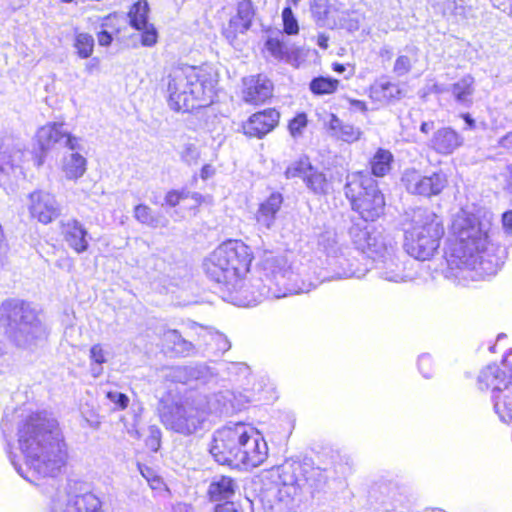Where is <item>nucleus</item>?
I'll return each mask as SVG.
<instances>
[{
	"instance_id": "c03bdc74",
	"label": "nucleus",
	"mask_w": 512,
	"mask_h": 512,
	"mask_svg": "<svg viewBox=\"0 0 512 512\" xmlns=\"http://www.w3.org/2000/svg\"><path fill=\"white\" fill-rule=\"evenodd\" d=\"M313 17L318 23L323 24L329 13L327 0H315L311 6Z\"/></svg>"
},
{
	"instance_id": "f03ea898",
	"label": "nucleus",
	"mask_w": 512,
	"mask_h": 512,
	"mask_svg": "<svg viewBox=\"0 0 512 512\" xmlns=\"http://www.w3.org/2000/svg\"><path fill=\"white\" fill-rule=\"evenodd\" d=\"M493 213L486 207L471 204L453 217L451 232L457 243L446 252L445 277L457 285L496 274L502 262L489 242Z\"/></svg>"
},
{
	"instance_id": "6ab92c4d",
	"label": "nucleus",
	"mask_w": 512,
	"mask_h": 512,
	"mask_svg": "<svg viewBox=\"0 0 512 512\" xmlns=\"http://www.w3.org/2000/svg\"><path fill=\"white\" fill-rule=\"evenodd\" d=\"M243 83V99L247 103L261 104L272 96V83L265 76H250Z\"/></svg>"
},
{
	"instance_id": "5701e85b",
	"label": "nucleus",
	"mask_w": 512,
	"mask_h": 512,
	"mask_svg": "<svg viewBox=\"0 0 512 512\" xmlns=\"http://www.w3.org/2000/svg\"><path fill=\"white\" fill-rule=\"evenodd\" d=\"M63 236L67 245L76 253L80 254L88 249V232L78 220H68L63 224Z\"/></svg>"
},
{
	"instance_id": "69168bd1",
	"label": "nucleus",
	"mask_w": 512,
	"mask_h": 512,
	"mask_svg": "<svg viewBox=\"0 0 512 512\" xmlns=\"http://www.w3.org/2000/svg\"><path fill=\"white\" fill-rule=\"evenodd\" d=\"M500 145L505 148L512 147V131L500 140Z\"/></svg>"
},
{
	"instance_id": "412c9836",
	"label": "nucleus",
	"mask_w": 512,
	"mask_h": 512,
	"mask_svg": "<svg viewBox=\"0 0 512 512\" xmlns=\"http://www.w3.org/2000/svg\"><path fill=\"white\" fill-rule=\"evenodd\" d=\"M23 156V145L11 137L0 139V173L8 174Z\"/></svg>"
},
{
	"instance_id": "f704fd0d",
	"label": "nucleus",
	"mask_w": 512,
	"mask_h": 512,
	"mask_svg": "<svg viewBox=\"0 0 512 512\" xmlns=\"http://www.w3.org/2000/svg\"><path fill=\"white\" fill-rule=\"evenodd\" d=\"M109 358L110 352L104 345L97 343L91 346L89 350L90 371L94 378L103 373L102 365L108 362Z\"/></svg>"
},
{
	"instance_id": "f257e3e1",
	"label": "nucleus",
	"mask_w": 512,
	"mask_h": 512,
	"mask_svg": "<svg viewBox=\"0 0 512 512\" xmlns=\"http://www.w3.org/2000/svg\"><path fill=\"white\" fill-rule=\"evenodd\" d=\"M253 258L244 242L228 240L204 260L205 274L219 285L225 301L249 307L267 298L307 293L326 280L362 278L368 271L349 256V250L326 261L329 275L309 280L300 278L282 257H268L251 269Z\"/></svg>"
},
{
	"instance_id": "a18cd8bd",
	"label": "nucleus",
	"mask_w": 512,
	"mask_h": 512,
	"mask_svg": "<svg viewBox=\"0 0 512 512\" xmlns=\"http://www.w3.org/2000/svg\"><path fill=\"white\" fill-rule=\"evenodd\" d=\"M307 126V117L304 113L297 114L289 123V130L293 137L302 134L303 129Z\"/></svg>"
},
{
	"instance_id": "7ed1b4c3",
	"label": "nucleus",
	"mask_w": 512,
	"mask_h": 512,
	"mask_svg": "<svg viewBox=\"0 0 512 512\" xmlns=\"http://www.w3.org/2000/svg\"><path fill=\"white\" fill-rule=\"evenodd\" d=\"M17 446L26 470L17 460L14 446L8 442V457L17 473L28 482L39 485L40 479H54L67 462V447L58 421L46 412L19 415Z\"/></svg>"
},
{
	"instance_id": "1a4fd4ad",
	"label": "nucleus",
	"mask_w": 512,
	"mask_h": 512,
	"mask_svg": "<svg viewBox=\"0 0 512 512\" xmlns=\"http://www.w3.org/2000/svg\"><path fill=\"white\" fill-rule=\"evenodd\" d=\"M479 389H491L494 411L503 423H512V373L497 365H488L477 378Z\"/></svg>"
},
{
	"instance_id": "c85d7f7f",
	"label": "nucleus",
	"mask_w": 512,
	"mask_h": 512,
	"mask_svg": "<svg viewBox=\"0 0 512 512\" xmlns=\"http://www.w3.org/2000/svg\"><path fill=\"white\" fill-rule=\"evenodd\" d=\"M163 346L179 356H189L194 351L191 342L182 338L177 330H166L162 336Z\"/></svg>"
},
{
	"instance_id": "774afa93",
	"label": "nucleus",
	"mask_w": 512,
	"mask_h": 512,
	"mask_svg": "<svg viewBox=\"0 0 512 512\" xmlns=\"http://www.w3.org/2000/svg\"><path fill=\"white\" fill-rule=\"evenodd\" d=\"M433 128H434V122L433 121L423 122L421 124V126H420L421 132H423L425 134H428Z\"/></svg>"
},
{
	"instance_id": "6e6552de",
	"label": "nucleus",
	"mask_w": 512,
	"mask_h": 512,
	"mask_svg": "<svg viewBox=\"0 0 512 512\" xmlns=\"http://www.w3.org/2000/svg\"><path fill=\"white\" fill-rule=\"evenodd\" d=\"M352 209L365 221H374L384 211L385 200L377 181L367 172H355L347 176L344 187Z\"/></svg>"
},
{
	"instance_id": "c9c22d12",
	"label": "nucleus",
	"mask_w": 512,
	"mask_h": 512,
	"mask_svg": "<svg viewBox=\"0 0 512 512\" xmlns=\"http://www.w3.org/2000/svg\"><path fill=\"white\" fill-rule=\"evenodd\" d=\"M265 50L277 61L290 62V48L279 37H268L265 42Z\"/></svg>"
},
{
	"instance_id": "603ef678",
	"label": "nucleus",
	"mask_w": 512,
	"mask_h": 512,
	"mask_svg": "<svg viewBox=\"0 0 512 512\" xmlns=\"http://www.w3.org/2000/svg\"><path fill=\"white\" fill-rule=\"evenodd\" d=\"M187 192L171 190L165 196V202L171 207L176 206L182 199L187 197Z\"/></svg>"
},
{
	"instance_id": "37998d69",
	"label": "nucleus",
	"mask_w": 512,
	"mask_h": 512,
	"mask_svg": "<svg viewBox=\"0 0 512 512\" xmlns=\"http://www.w3.org/2000/svg\"><path fill=\"white\" fill-rule=\"evenodd\" d=\"M284 32L288 35H296L299 32V25L291 7L287 6L282 11Z\"/></svg>"
},
{
	"instance_id": "864d4df0",
	"label": "nucleus",
	"mask_w": 512,
	"mask_h": 512,
	"mask_svg": "<svg viewBox=\"0 0 512 512\" xmlns=\"http://www.w3.org/2000/svg\"><path fill=\"white\" fill-rule=\"evenodd\" d=\"M169 376L173 381L185 383L189 379L187 367H174L171 369Z\"/></svg>"
},
{
	"instance_id": "b1692460",
	"label": "nucleus",
	"mask_w": 512,
	"mask_h": 512,
	"mask_svg": "<svg viewBox=\"0 0 512 512\" xmlns=\"http://www.w3.org/2000/svg\"><path fill=\"white\" fill-rule=\"evenodd\" d=\"M67 135L65 124L50 122L37 130L36 140L42 151L51 149L56 144H62Z\"/></svg>"
},
{
	"instance_id": "ddd939ff",
	"label": "nucleus",
	"mask_w": 512,
	"mask_h": 512,
	"mask_svg": "<svg viewBox=\"0 0 512 512\" xmlns=\"http://www.w3.org/2000/svg\"><path fill=\"white\" fill-rule=\"evenodd\" d=\"M401 182L408 193L430 198L439 195L444 190L448 179L441 171L425 175L415 168H409L403 172Z\"/></svg>"
},
{
	"instance_id": "ea45409f",
	"label": "nucleus",
	"mask_w": 512,
	"mask_h": 512,
	"mask_svg": "<svg viewBox=\"0 0 512 512\" xmlns=\"http://www.w3.org/2000/svg\"><path fill=\"white\" fill-rule=\"evenodd\" d=\"M338 84L339 82L336 79L318 77L311 81L310 89L317 95L331 94L336 91Z\"/></svg>"
},
{
	"instance_id": "2f4dec72",
	"label": "nucleus",
	"mask_w": 512,
	"mask_h": 512,
	"mask_svg": "<svg viewBox=\"0 0 512 512\" xmlns=\"http://www.w3.org/2000/svg\"><path fill=\"white\" fill-rule=\"evenodd\" d=\"M87 160L78 152H72L63 160L62 170L69 180H77L86 172Z\"/></svg>"
},
{
	"instance_id": "39448f33",
	"label": "nucleus",
	"mask_w": 512,
	"mask_h": 512,
	"mask_svg": "<svg viewBox=\"0 0 512 512\" xmlns=\"http://www.w3.org/2000/svg\"><path fill=\"white\" fill-rule=\"evenodd\" d=\"M0 322L10 342L27 355L37 353L47 343L48 328L31 303L17 299L3 302Z\"/></svg>"
},
{
	"instance_id": "a211bd4d",
	"label": "nucleus",
	"mask_w": 512,
	"mask_h": 512,
	"mask_svg": "<svg viewBox=\"0 0 512 512\" xmlns=\"http://www.w3.org/2000/svg\"><path fill=\"white\" fill-rule=\"evenodd\" d=\"M279 120L275 109H266L253 114L243 125V130L249 137L261 138L274 129Z\"/></svg>"
},
{
	"instance_id": "393cba45",
	"label": "nucleus",
	"mask_w": 512,
	"mask_h": 512,
	"mask_svg": "<svg viewBox=\"0 0 512 512\" xmlns=\"http://www.w3.org/2000/svg\"><path fill=\"white\" fill-rule=\"evenodd\" d=\"M329 134L343 142L353 143L360 139L362 132L360 128L352 124L343 122L335 114H329L328 119L324 121Z\"/></svg>"
},
{
	"instance_id": "4468645a",
	"label": "nucleus",
	"mask_w": 512,
	"mask_h": 512,
	"mask_svg": "<svg viewBox=\"0 0 512 512\" xmlns=\"http://www.w3.org/2000/svg\"><path fill=\"white\" fill-rule=\"evenodd\" d=\"M102 503L93 493L70 495L59 492L52 500L50 512H102Z\"/></svg>"
},
{
	"instance_id": "5fc2aeb1",
	"label": "nucleus",
	"mask_w": 512,
	"mask_h": 512,
	"mask_svg": "<svg viewBox=\"0 0 512 512\" xmlns=\"http://www.w3.org/2000/svg\"><path fill=\"white\" fill-rule=\"evenodd\" d=\"M80 141V138L71 135L70 132L67 130V135L64 137L62 144H64V146L69 148L71 151L77 152L78 150L81 149Z\"/></svg>"
},
{
	"instance_id": "e2e57ef3",
	"label": "nucleus",
	"mask_w": 512,
	"mask_h": 512,
	"mask_svg": "<svg viewBox=\"0 0 512 512\" xmlns=\"http://www.w3.org/2000/svg\"><path fill=\"white\" fill-rule=\"evenodd\" d=\"M393 56V49L390 46H383L379 51V57L382 61H390Z\"/></svg>"
},
{
	"instance_id": "dca6fc26",
	"label": "nucleus",
	"mask_w": 512,
	"mask_h": 512,
	"mask_svg": "<svg viewBox=\"0 0 512 512\" xmlns=\"http://www.w3.org/2000/svg\"><path fill=\"white\" fill-rule=\"evenodd\" d=\"M268 457L267 443L255 427L251 431L249 438L243 444V448L238 454L234 467L243 465L245 468H254L260 466Z\"/></svg>"
},
{
	"instance_id": "7c9ffc66",
	"label": "nucleus",
	"mask_w": 512,
	"mask_h": 512,
	"mask_svg": "<svg viewBox=\"0 0 512 512\" xmlns=\"http://www.w3.org/2000/svg\"><path fill=\"white\" fill-rule=\"evenodd\" d=\"M474 78L471 75H465L451 87V93L455 101L468 107L472 104V97L475 91Z\"/></svg>"
},
{
	"instance_id": "3c124183",
	"label": "nucleus",
	"mask_w": 512,
	"mask_h": 512,
	"mask_svg": "<svg viewBox=\"0 0 512 512\" xmlns=\"http://www.w3.org/2000/svg\"><path fill=\"white\" fill-rule=\"evenodd\" d=\"M13 363L12 356L6 351L2 341H0V373L8 371Z\"/></svg>"
},
{
	"instance_id": "e433bc0d",
	"label": "nucleus",
	"mask_w": 512,
	"mask_h": 512,
	"mask_svg": "<svg viewBox=\"0 0 512 512\" xmlns=\"http://www.w3.org/2000/svg\"><path fill=\"white\" fill-rule=\"evenodd\" d=\"M303 182L306 187L315 194H325L327 192L328 183L326 175L314 166Z\"/></svg>"
},
{
	"instance_id": "052dcab7",
	"label": "nucleus",
	"mask_w": 512,
	"mask_h": 512,
	"mask_svg": "<svg viewBox=\"0 0 512 512\" xmlns=\"http://www.w3.org/2000/svg\"><path fill=\"white\" fill-rule=\"evenodd\" d=\"M215 174V168L211 164H205L201 168L200 177L203 180L211 178Z\"/></svg>"
},
{
	"instance_id": "72a5a7b5",
	"label": "nucleus",
	"mask_w": 512,
	"mask_h": 512,
	"mask_svg": "<svg viewBox=\"0 0 512 512\" xmlns=\"http://www.w3.org/2000/svg\"><path fill=\"white\" fill-rule=\"evenodd\" d=\"M393 154L386 149L379 148L370 160L372 174L376 177H383L391 170Z\"/></svg>"
},
{
	"instance_id": "aec40b11",
	"label": "nucleus",
	"mask_w": 512,
	"mask_h": 512,
	"mask_svg": "<svg viewBox=\"0 0 512 512\" xmlns=\"http://www.w3.org/2000/svg\"><path fill=\"white\" fill-rule=\"evenodd\" d=\"M315 242L318 251L326 255V261L343 253L344 250H349L348 246L344 243L341 236L334 228H324L315 234Z\"/></svg>"
},
{
	"instance_id": "a19ab883",
	"label": "nucleus",
	"mask_w": 512,
	"mask_h": 512,
	"mask_svg": "<svg viewBox=\"0 0 512 512\" xmlns=\"http://www.w3.org/2000/svg\"><path fill=\"white\" fill-rule=\"evenodd\" d=\"M134 217L140 223L152 228H156L159 225V220L153 215L152 209L144 204H139L134 208Z\"/></svg>"
},
{
	"instance_id": "c756f323",
	"label": "nucleus",
	"mask_w": 512,
	"mask_h": 512,
	"mask_svg": "<svg viewBox=\"0 0 512 512\" xmlns=\"http://www.w3.org/2000/svg\"><path fill=\"white\" fill-rule=\"evenodd\" d=\"M369 91L371 99L378 102H389L399 99L401 95V89L398 84L383 79L374 82Z\"/></svg>"
},
{
	"instance_id": "13d9d810",
	"label": "nucleus",
	"mask_w": 512,
	"mask_h": 512,
	"mask_svg": "<svg viewBox=\"0 0 512 512\" xmlns=\"http://www.w3.org/2000/svg\"><path fill=\"white\" fill-rule=\"evenodd\" d=\"M112 42V35L106 31V30H103L101 32H99L98 34V43L99 45L101 46H109Z\"/></svg>"
},
{
	"instance_id": "6e6d98bb",
	"label": "nucleus",
	"mask_w": 512,
	"mask_h": 512,
	"mask_svg": "<svg viewBox=\"0 0 512 512\" xmlns=\"http://www.w3.org/2000/svg\"><path fill=\"white\" fill-rule=\"evenodd\" d=\"M501 222L505 235L512 236V210H508L502 214Z\"/></svg>"
},
{
	"instance_id": "0e129e2a",
	"label": "nucleus",
	"mask_w": 512,
	"mask_h": 512,
	"mask_svg": "<svg viewBox=\"0 0 512 512\" xmlns=\"http://www.w3.org/2000/svg\"><path fill=\"white\" fill-rule=\"evenodd\" d=\"M329 42V37L325 34H319L317 37V44L322 49H327Z\"/></svg>"
},
{
	"instance_id": "4d7b16f0",
	"label": "nucleus",
	"mask_w": 512,
	"mask_h": 512,
	"mask_svg": "<svg viewBox=\"0 0 512 512\" xmlns=\"http://www.w3.org/2000/svg\"><path fill=\"white\" fill-rule=\"evenodd\" d=\"M214 512H243L239 509L234 502L226 501L223 504H217L214 507Z\"/></svg>"
},
{
	"instance_id": "2eb2a0df",
	"label": "nucleus",
	"mask_w": 512,
	"mask_h": 512,
	"mask_svg": "<svg viewBox=\"0 0 512 512\" xmlns=\"http://www.w3.org/2000/svg\"><path fill=\"white\" fill-rule=\"evenodd\" d=\"M28 210L32 218L47 225L60 216L61 205L52 193L36 190L28 196Z\"/></svg>"
},
{
	"instance_id": "423d86ee",
	"label": "nucleus",
	"mask_w": 512,
	"mask_h": 512,
	"mask_svg": "<svg viewBox=\"0 0 512 512\" xmlns=\"http://www.w3.org/2000/svg\"><path fill=\"white\" fill-rule=\"evenodd\" d=\"M356 248L373 260V270L382 280L402 283L409 278L403 262L395 253L391 241H386L382 232L369 225L354 224L349 230Z\"/></svg>"
},
{
	"instance_id": "f3484780",
	"label": "nucleus",
	"mask_w": 512,
	"mask_h": 512,
	"mask_svg": "<svg viewBox=\"0 0 512 512\" xmlns=\"http://www.w3.org/2000/svg\"><path fill=\"white\" fill-rule=\"evenodd\" d=\"M149 5L145 0L134 3L129 12L130 25L136 30L142 31L141 43L143 46L151 47L157 42V31L152 24L148 23Z\"/></svg>"
},
{
	"instance_id": "338daca9",
	"label": "nucleus",
	"mask_w": 512,
	"mask_h": 512,
	"mask_svg": "<svg viewBox=\"0 0 512 512\" xmlns=\"http://www.w3.org/2000/svg\"><path fill=\"white\" fill-rule=\"evenodd\" d=\"M148 484L153 490H156L160 489L163 483L161 478L157 475L156 477L151 478V481H148Z\"/></svg>"
},
{
	"instance_id": "de8ad7c7",
	"label": "nucleus",
	"mask_w": 512,
	"mask_h": 512,
	"mask_svg": "<svg viewBox=\"0 0 512 512\" xmlns=\"http://www.w3.org/2000/svg\"><path fill=\"white\" fill-rule=\"evenodd\" d=\"M107 399L115 405V408L123 410L129 404V398L126 394L118 391H109L106 394Z\"/></svg>"
},
{
	"instance_id": "4be33fe9",
	"label": "nucleus",
	"mask_w": 512,
	"mask_h": 512,
	"mask_svg": "<svg viewBox=\"0 0 512 512\" xmlns=\"http://www.w3.org/2000/svg\"><path fill=\"white\" fill-rule=\"evenodd\" d=\"M283 203V196L278 192H273L267 199L260 203L255 215L257 224L261 228L271 229L275 223L277 213Z\"/></svg>"
},
{
	"instance_id": "bf43d9fd",
	"label": "nucleus",
	"mask_w": 512,
	"mask_h": 512,
	"mask_svg": "<svg viewBox=\"0 0 512 512\" xmlns=\"http://www.w3.org/2000/svg\"><path fill=\"white\" fill-rule=\"evenodd\" d=\"M138 469H139L141 475L147 480V482L151 481V478H154L157 476L153 469H151L145 465L138 464Z\"/></svg>"
},
{
	"instance_id": "8fccbe9b",
	"label": "nucleus",
	"mask_w": 512,
	"mask_h": 512,
	"mask_svg": "<svg viewBox=\"0 0 512 512\" xmlns=\"http://www.w3.org/2000/svg\"><path fill=\"white\" fill-rule=\"evenodd\" d=\"M211 338L219 352L224 353L231 348V343L224 334L216 332Z\"/></svg>"
},
{
	"instance_id": "9b49d317",
	"label": "nucleus",
	"mask_w": 512,
	"mask_h": 512,
	"mask_svg": "<svg viewBox=\"0 0 512 512\" xmlns=\"http://www.w3.org/2000/svg\"><path fill=\"white\" fill-rule=\"evenodd\" d=\"M207 412L188 400L165 404L160 409V419L166 429L189 436L202 429Z\"/></svg>"
},
{
	"instance_id": "09e8293b",
	"label": "nucleus",
	"mask_w": 512,
	"mask_h": 512,
	"mask_svg": "<svg viewBox=\"0 0 512 512\" xmlns=\"http://www.w3.org/2000/svg\"><path fill=\"white\" fill-rule=\"evenodd\" d=\"M418 367L420 373L425 378H430L433 375L432 358L428 354H423L418 359Z\"/></svg>"
},
{
	"instance_id": "4c0bfd02",
	"label": "nucleus",
	"mask_w": 512,
	"mask_h": 512,
	"mask_svg": "<svg viewBox=\"0 0 512 512\" xmlns=\"http://www.w3.org/2000/svg\"><path fill=\"white\" fill-rule=\"evenodd\" d=\"M312 167L313 165L307 157H301L286 168L285 177L287 179L301 178L304 181Z\"/></svg>"
},
{
	"instance_id": "58836bf2",
	"label": "nucleus",
	"mask_w": 512,
	"mask_h": 512,
	"mask_svg": "<svg viewBox=\"0 0 512 512\" xmlns=\"http://www.w3.org/2000/svg\"><path fill=\"white\" fill-rule=\"evenodd\" d=\"M74 47L80 58H89L94 49V38L88 33H79L75 37Z\"/></svg>"
},
{
	"instance_id": "cd10ccee",
	"label": "nucleus",
	"mask_w": 512,
	"mask_h": 512,
	"mask_svg": "<svg viewBox=\"0 0 512 512\" xmlns=\"http://www.w3.org/2000/svg\"><path fill=\"white\" fill-rule=\"evenodd\" d=\"M236 489L234 480L227 476H220L213 479L209 485L208 494L211 501L218 502L233 497Z\"/></svg>"
},
{
	"instance_id": "a878e982",
	"label": "nucleus",
	"mask_w": 512,
	"mask_h": 512,
	"mask_svg": "<svg viewBox=\"0 0 512 512\" xmlns=\"http://www.w3.org/2000/svg\"><path fill=\"white\" fill-rule=\"evenodd\" d=\"M254 16L253 4L250 0H243L238 4L237 15L231 18L226 30L227 38H234L236 33L246 32Z\"/></svg>"
},
{
	"instance_id": "680f3d73",
	"label": "nucleus",
	"mask_w": 512,
	"mask_h": 512,
	"mask_svg": "<svg viewBox=\"0 0 512 512\" xmlns=\"http://www.w3.org/2000/svg\"><path fill=\"white\" fill-rule=\"evenodd\" d=\"M12 427V419L6 414L1 422V430L5 438H7L8 433L11 431Z\"/></svg>"
},
{
	"instance_id": "0eeeda50",
	"label": "nucleus",
	"mask_w": 512,
	"mask_h": 512,
	"mask_svg": "<svg viewBox=\"0 0 512 512\" xmlns=\"http://www.w3.org/2000/svg\"><path fill=\"white\" fill-rule=\"evenodd\" d=\"M444 233L441 217L432 210L419 208L404 229V249L415 259L429 260L438 250Z\"/></svg>"
},
{
	"instance_id": "20e7f679",
	"label": "nucleus",
	"mask_w": 512,
	"mask_h": 512,
	"mask_svg": "<svg viewBox=\"0 0 512 512\" xmlns=\"http://www.w3.org/2000/svg\"><path fill=\"white\" fill-rule=\"evenodd\" d=\"M165 81L168 105L174 111L187 112L213 103L217 79L209 67H173Z\"/></svg>"
},
{
	"instance_id": "49530a36",
	"label": "nucleus",
	"mask_w": 512,
	"mask_h": 512,
	"mask_svg": "<svg viewBox=\"0 0 512 512\" xmlns=\"http://www.w3.org/2000/svg\"><path fill=\"white\" fill-rule=\"evenodd\" d=\"M149 435L146 438V446L152 451L156 452L160 447L161 431L157 426H150L148 429Z\"/></svg>"
},
{
	"instance_id": "bb28decb",
	"label": "nucleus",
	"mask_w": 512,
	"mask_h": 512,
	"mask_svg": "<svg viewBox=\"0 0 512 512\" xmlns=\"http://www.w3.org/2000/svg\"><path fill=\"white\" fill-rule=\"evenodd\" d=\"M463 138L451 128H441L434 133L432 148L440 154H451L462 145Z\"/></svg>"
},
{
	"instance_id": "f8f14e48",
	"label": "nucleus",
	"mask_w": 512,
	"mask_h": 512,
	"mask_svg": "<svg viewBox=\"0 0 512 512\" xmlns=\"http://www.w3.org/2000/svg\"><path fill=\"white\" fill-rule=\"evenodd\" d=\"M302 466L299 463H286L269 470L268 476L273 483L272 491L279 501H287L298 494L305 478L301 474Z\"/></svg>"
},
{
	"instance_id": "473e14b6",
	"label": "nucleus",
	"mask_w": 512,
	"mask_h": 512,
	"mask_svg": "<svg viewBox=\"0 0 512 512\" xmlns=\"http://www.w3.org/2000/svg\"><path fill=\"white\" fill-rule=\"evenodd\" d=\"M418 57L419 49L415 46H407L396 58L393 66V72L398 77L408 74L413 65L418 61Z\"/></svg>"
},
{
	"instance_id": "9d476101",
	"label": "nucleus",
	"mask_w": 512,
	"mask_h": 512,
	"mask_svg": "<svg viewBox=\"0 0 512 512\" xmlns=\"http://www.w3.org/2000/svg\"><path fill=\"white\" fill-rule=\"evenodd\" d=\"M253 428L244 422H230L216 430L209 450L211 455L220 464L234 466Z\"/></svg>"
},
{
	"instance_id": "79ce46f5",
	"label": "nucleus",
	"mask_w": 512,
	"mask_h": 512,
	"mask_svg": "<svg viewBox=\"0 0 512 512\" xmlns=\"http://www.w3.org/2000/svg\"><path fill=\"white\" fill-rule=\"evenodd\" d=\"M180 158L189 166L198 165L201 158L199 147L194 143H185L180 151Z\"/></svg>"
}]
</instances>
